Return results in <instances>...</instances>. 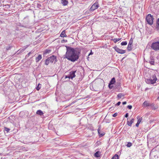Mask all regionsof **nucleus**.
<instances>
[{
  "instance_id": "obj_1",
  "label": "nucleus",
  "mask_w": 159,
  "mask_h": 159,
  "mask_svg": "<svg viewBox=\"0 0 159 159\" xmlns=\"http://www.w3.org/2000/svg\"><path fill=\"white\" fill-rule=\"evenodd\" d=\"M66 54L64 55V58H66L69 61L74 62L79 59L80 53V50L77 48H74L71 47L66 46Z\"/></svg>"
},
{
  "instance_id": "obj_2",
  "label": "nucleus",
  "mask_w": 159,
  "mask_h": 159,
  "mask_svg": "<svg viewBox=\"0 0 159 159\" xmlns=\"http://www.w3.org/2000/svg\"><path fill=\"white\" fill-rule=\"evenodd\" d=\"M104 84V81L102 79H99L96 81L92 84V87H90L91 90L98 91L99 89H102Z\"/></svg>"
},
{
  "instance_id": "obj_3",
  "label": "nucleus",
  "mask_w": 159,
  "mask_h": 159,
  "mask_svg": "<svg viewBox=\"0 0 159 159\" xmlns=\"http://www.w3.org/2000/svg\"><path fill=\"white\" fill-rule=\"evenodd\" d=\"M54 61L55 62L56 61V57L53 55H52L46 60L45 64L48 65L50 63H52Z\"/></svg>"
},
{
  "instance_id": "obj_4",
  "label": "nucleus",
  "mask_w": 159,
  "mask_h": 159,
  "mask_svg": "<svg viewBox=\"0 0 159 159\" xmlns=\"http://www.w3.org/2000/svg\"><path fill=\"white\" fill-rule=\"evenodd\" d=\"M153 20V16H152L151 14H148L146 16V20L149 25H152V24Z\"/></svg>"
},
{
  "instance_id": "obj_5",
  "label": "nucleus",
  "mask_w": 159,
  "mask_h": 159,
  "mask_svg": "<svg viewBox=\"0 0 159 159\" xmlns=\"http://www.w3.org/2000/svg\"><path fill=\"white\" fill-rule=\"evenodd\" d=\"M151 48L155 51H159V45L155 43V42L152 44Z\"/></svg>"
},
{
  "instance_id": "obj_6",
  "label": "nucleus",
  "mask_w": 159,
  "mask_h": 159,
  "mask_svg": "<svg viewBox=\"0 0 159 159\" xmlns=\"http://www.w3.org/2000/svg\"><path fill=\"white\" fill-rule=\"evenodd\" d=\"M113 48L117 52L120 54H123L125 53L126 52L125 50L120 49L116 46L113 47Z\"/></svg>"
},
{
  "instance_id": "obj_7",
  "label": "nucleus",
  "mask_w": 159,
  "mask_h": 159,
  "mask_svg": "<svg viewBox=\"0 0 159 159\" xmlns=\"http://www.w3.org/2000/svg\"><path fill=\"white\" fill-rule=\"evenodd\" d=\"M76 70H75L70 72L69 74L70 76L69 79H72L74 78L75 77L76 75L75 73L76 72Z\"/></svg>"
},
{
  "instance_id": "obj_8",
  "label": "nucleus",
  "mask_w": 159,
  "mask_h": 159,
  "mask_svg": "<svg viewBox=\"0 0 159 159\" xmlns=\"http://www.w3.org/2000/svg\"><path fill=\"white\" fill-rule=\"evenodd\" d=\"M99 6L98 2H96L94 3L90 8V10H95L98 9Z\"/></svg>"
},
{
  "instance_id": "obj_9",
  "label": "nucleus",
  "mask_w": 159,
  "mask_h": 159,
  "mask_svg": "<svg viewBox=\"0 0 159 159\" xmlns=\"http://www.w3.org/2000/svg\"><path fill=\"white\" fill-rule=\"evenodd\" d=\"M30 22L29 18L28 16L25 17L23 20V22L25 25L28 24Z\"/></svg>"
},
{
  "instance_id": "obj_10",
  "label": "nucleus",
  "mask_w": 159,
  "mask_h": 159,
  "mask_svg": "<svg viewBox=\"0 0 159 159\" xmlns=\"http://www.w3.org/2000/svg\"><path fill=\"white\" fill-rule=\"evenodd\" d=\"M156 80L152 79L151 78H149V79H147L146 82L147 83L153 84L156 83Z\"/></svg>"
},
{
  "instance_id": "obj_11",
  "label": "nucleus",
  "mask_w": 159,
  "mask_h": 159,
  "mask_svg": "<svg viewBox=\"0 0 159 159\" xmlns=\"http://www.w3.org/2000/svg\"><path fill=\"white\" fill-rule=\"evenodd\" d=\"M128 118L127 119V124L129 126L131 127L132 124L134 122V118H132L130 121L128 120Z\"/></svg>"
},
{
  "instance_id": "obj_12",
  "label": "nucleus",
  "mask_w": 159,
  "mask_h": 159,
  "mask_svg": "<svg viewBox=\"0 0 159 159\" xmlns=\"http://www.w3.org/2000/svg\"><path fill=\"white\" fill-rule=\"evenodd\" d=\"M116 82L115 79L114 77H113L112 78L108 84V87H110L111 84H113Z\"/></svg>"
},
{
  "instance_id": "obj_13",
  "label": "nucleus",
  "mask_w": 159,
  "mask_h": 159,
  "mask_svg": "<svg viewBox=\"0 0 159 159\" xmlns=\"http://www.w3.org/2000/svg\"><path fill=\"white\" fill-rule=\"evenodd\" d=\"M60 36L61 37H67V35L66 34L65 30H64L60 34Z\"/></svg>"
},
{
  "instance_id": "obj_14",
  "label": "nucleus",
  "mask_w": 159,
  "mask_h": 159,
  "mask_svg": "<svg viewBox=\"0 0 159 159\" xmlns=\"http://www.w3.org/2000/svg\"><path fill=\"white\" fill-rule=\"evenodd\" d=\"M36 114L40 116H41L43 114V113L41 110H39L37 111Z\"/></svg>"
},
{
  "instance_id": "obj_15",
  "label": "nucleus",
  "mask_w": 159,
  "mask_h": 159,
  "mask_svg": "<svg viewBox=\"0 0 159 159\" xmlns=\"http://www.w3.org/2000/svg\"><path fill=\"white\" fill-rule=\"evenodd\" d=\"M42 58L41 55H39L38 57L36 58V62H38Z\"/></svg>"
},
{
  "instance_id": "obj_16",
  "label": "nucleus",
  "mask_w": 159,
  "mask_h": 159,
  "mask_svg": "<svg viewBox=\"0 0 159 159\" xmlns=\"http://www.w3.org/2000/svg\"><path fill=\"white\" fill-rule=\"evenodd\" d=\"M98 134H99V137H102L105 134L104 133H100V130L99 129V128L98 129Z\"/></svg>"
},
{
  "instance_id": "obj_17",
  "label": "nucleus",
  "mask_w": 159,
  "mask_h": 159,
  "mask_svg": "<svg viewBox=\"0 0 159 159\" xmlns=\"http://www.w3.org/2000/svg\"><path fill=\"white\" fill-rule=\"evenodd\" d=\"M61 3L63 5L65 6L68 4V1L66 0H62Z\"/></svg>"
},
{
  "instance_id": "obj_18",
  "label": "nucleus",
  "mask_w": 159,
  "mask_h": 159,
  "mask_svg": "<svg viewBox=\"0 0 159 159\" xmlns=\"http://www.w3.org/2000/svg\"><path fill=\"white\" fill-rule=\"evenodd\" d=\"M10 130V129L7 128V127H4V131L5 133H8L9 132V131Z\"/></svg>"
},
{
  "instance_id": "obj_19",
  "label": "nucleus",
  "mask_w": 159,
  "mask_h": 159,
  "mask_svg": "<svg viewBox=\"0 0 159 159\" xmlns=\"http://www.w3.org/2000/svg\"><path fill=\"white\" fill-rule=\"evenodd\" d=\"M127 49L129 51H131L132 49V45L128 44L127 48Z\"/></svg>"
},
{
  "instance_id": "obj_20",
  "label": "nucleus",
  "mask_w": 159,
  "mask_h": 159,
  "mask_svg": "<svg viewBox=\"0 0 159 159\" xmlns=\"http://www.w3.org/2000/svg\"><path fill=\"white\" fill-rule=\"evenodd\" d=\"M156 28L158 30H159V18H158L157 21Z\"/></svg>"
},
{
  "instance_id": "obj_21",
  "label": "nucleus",
  "mask_w": 159,
  "mask_h": 159,
  "mask_svg": "<svg viewBox=\"0 0 159 159\" xmlns=\"http://www.w3.org/2000/svg\"><path fill=\"white\" fill-rule=\"evenodd\" d=\"M121 39V38L114 39H111L115 43H116L117 42L119 41Z\"/></svg>"
},
{
  "instance_id": "obj_22",
  "label": "nucleus",
  "mask_w": 159,
  "mask_h": 159,
  "mask_svg": "<svg viewBox=\"0 0 159 159\" xmlns=\"http://www.w3.org/2000/svg\"><path fill=\"white\" fill-rule=\"evenodd\" d=\"M150 78H151L152 79H154V80H157V77H156V75H155V74H154V75H152L150 77Z\"/></svg>"
},
{
  "instance_id": "obj_23",
  "label": "nucleus",
  "mask_w": 159,
  "mask_h": 159,
  "mask_svg": "<svg viewBox=\"0 0 159 159\" xmlns=\"http://www.w3.org/2000/svg\"><path fill=\"white\" fill-rule=\"evenodd\" d=\"M51 52V50H50L48 49H46L44 51V54H46L48 53H49Z\"/></svg>"
},
{
  "instance_id": "obj_24",
  "label": "nucleus",
  "mask_w": 159,
  "mask_h": 159,
  "mask_svg": "<svg viewBox=\"0 0 159 159\" xmlns=\"http://www.w3.org/2000/svg\"><path fill=\"white\" fill-rule=\"evenodd\" d=\"M143 105L144 106H145L146 107H148L150 106V104L149 103L145 101L143 103Z\"/></svg>"
},
{
  "instance_id": "obj_25",
  "label": "nucleus",
  "mask_w": 159,
  "mask_h": 159,
  "mask_svg": "<svg viewBox=\"0 0 159 159\" xmlns=\"http://www.w3.org/2000/svg\"><path fill=\"white\" fill-rule=\"evenodd\" d=\"M41 84H39L37 87H36V89L37 90L39 91V90L41 88Z\"/></svg>"
},
{
  "instance_id": "obj_26",
  "label": "nucleus",
  "mask_w": 159,
  "mask_h": 159,
  "mask_svg": "<svg viewBox=\"0 0 159 159\" xmlns=\"http://www.w3.org/2000/svg\"><path fill=\"white\" fill-rule=\"evenodd\" d=\"M119 156L117 154H115L112 158V159H118Z\"/></svg>"
},
{
  "instance_id": "obj_27",
  "label": "nucleus",
  "mask_w": 159,
  "mask_h": 159,
  "mask_svg": "<svg viewBox=\"0 0 159 159\" xmlns=\"http://www.w3.org/2000/svg\"><path fill=\"white\" fill-rule=\"evenodd\" d=\"M94 156L96 157H99V152L98 151L95 152L94 154Z\"/></svg>"
},
{
  "instance_id": "obj_28",
  "label": "nucleus",
  "mask_w": 159,
  "mask_h": 159,
  "mask_svg": "<svg viewBox=\"0 0 159 159\" xmlns=\"http://www.w3.org/2000/svg\"><path fill=\"white\" fill-rule=\"evenodd\" d=\"M127 42L126 41H123L121 43V45H126L127 44Z\"/></svg>"
},
{
  "instance_id": "obj_29",
  "label": "nucleus",
  "mask_w": 159,
  "mask_h": 159,
  "mask_svg": "<svg viewBox=\"0 0 159 159\" xmlns=\"http://www.w3.org/2000/svg\"><path fill=\"white\" fill-rule=\"evenodd\" d=\"M124 95L122 94L121 93H120L118 94L117 95V97L119 98H120L122 96H123Z\"/></svg>"
},
{
  "instance_id": "obj_30",
  "label": "nucleus",
  "mask_w": 159,
  "mask_h": 159,
  "mask_svg": "<svg viewBox=\"0 0 159 159\" xmlns=\"http://www.w3.org/2000/svg\"><path fill=\"white\" fill-rule=\"evenodd\" d=\"M132 145V143L130 142H128L126 145L128 147H130Z\"/></svg>"
},
{
  "instance_id": "obj_31",
  "label": "nucleus",
  "mask_w": 159,
  "mask_h": 159,
  "mask_svg": "<svg viewBox=\"0 0 159 159\" xmlns=\"http://www.w3.org/2000/svg\"><path fill=\"white\" fill-rule=\"evenodd\" d=\"M133 42V39L132 38H131L130 40V41L129 43L128 44L132 45Z\"/></svg>"
},
{
  "instance_id": "obj_32",
  "label": "nucleus",
  "mask_w": 159,
  "mask_h": 159,
  "mask_svg": "<svg viewBox=\"0 0 159 159\" xmlns=\"http://www.w3.org/2000/svg\"><path fill=\"white\" fill-rule=\"evenodd\" d=\"M149 63L151 65H154V61H149Z\"/></svg>"
},
{
  "instance_id": "obj_33",
  "label": "nucleus",
  "mask_w": 159,
  "mask_h": 159,
  "mask_svg": "<svg viewBox=\"0 0 159 159\" xmlns=\"http://www.w3.org/2000/svg\"><path fill=\"white\" fill-rule=\"evenodd\" d=\"M142 120V117H141V118H139L138 119V121H137V122L138 123H140L141 122V121Z\"/></svg>"
},
{
  "instance_id": "obj_34",
  "label": "nucleus",
  "mask_w": 159,
  "mask_h": 159,
  "mask_svg": "<svg viewBox=\"0 0 159 159\" xmlns=\"http://www.w3.org/2000/svg\"><path fill=\"white\" fill-rule=\"evenodd\" d=\"M91 11H86L84 13L85 15L87 14V15H88V14L89 13V12H90Z\"/></svg>"
},
{
  "instance_id": "obj_35",
  "label": "nucleus",
  "mask_w": 159,
  "mask_h": 159,
  "mask_svg": "<svg viewBox=\"0 0 159 159\" xmlns=\"http://www.w3.org/2000/svg\"><path fill=\"white\" fill-rule=\"evenodd\" d=\"M12 47L11 46H8L6 48V49L7 50H10Z\"/></svg>"
},
{
  "instance_id": "obj_36",
  "label": "nucleus",
  "mask_w": 159,
  "mask_h": 159,
  "mask_svg": "<svg viewBox=\"0 0 159 159\" xmlns=\"http://www.w3.org/2000/svg\"><path fill=\"white\" fill-rule=\"evenodd\" d=\"M127 107L129 109H131L132 107V106L131 105H128L127 106Z\"/></svg>"
},
{
  "instance_id": "obj_37",
  "label": "nucleus",
  "mask_w": 159,
  "mask_h": 159,
  "mask_svg": "<svg viewBox=\"0 0 159 159\" xmlns=\"http://www.w3.org/2000/svg\"><path fill=\"white\" fill-rule=\"evenodd\" d=\"M150 61H154V57L152 56H151L150 60Z\"/></svg>"
},
{
  "instance_id": "obj_38",
  "label": "nucleus",
  "mask_w": 159,
  "mask_h": 159,
  "mask_svg": "<svg viewBox=\"0 0 159 159\" xmlns=\"http://www.w3.org/2000/svg\"><path fill=\"white\" fill-rule=\"evenodd\" d=\"M117 115V113H115L112 115L113 117H116Z\"/></svg>"
},
{
  "instance_id": "obj_39",
  "label": "nucleus",
  "mask_w": 159,
  "mask_h": 159,
  "mask_svg": "<svg viewBox=\"0 0 159 159\" xmlns=\"http://www.w3.org/2000/svg\"><path fill=\"white\" fill-rule=\"evenodd\" d=\"M121 103V102H118L116 104H115V106H119L120 105Z\"/></svg>"
},
{
  "instance_id": "obj_40",
  "label": "nucleus",
  "mask_w": 159,
  "mask_h": 159,
  "mask_svg": "<svg viewBox=\"0 0 159 159\" xmlns=\"http://www.w3.org/2000/svg\"><path fill=\"white\" fill-rule=\"evenodd\" d=\"M67 42V40H65L64 39L62 40H61V43H64V42Z\"/></svg>"
},
{
  "instance_id": "obj_41",
  "label": "nucleus",
  "mask_w": 159,
  "mask_h": 159,
  "mask_svg": "<svg viewBox=\"0 0 159 159\" xmlns=\"http://www.w3.org/2000/svg\"><path fill=\"white\" fill-rule=\"evenodd\" d=\"M69 77H70V76H69V75H65V79H66V78H68L69 79Z\"/></svg>"
},
{
  "instance_id": "obj_42",
  "label": "nucleus",
  "mask_w": 159,
  "mask_h": 159,
  "mask_svg": "<svg viewBox=\"0 0 159 159\" xmlns=\"http://www.w3.org/2000/svg\"><path fill=\"white\" fill-rule=\"evenodd\" d=\"M129 116V114L128 113H126L125 116V117L127 118Z\"/></svg>"
},
{
  "instance_id": "obj_43",
  "label": "nucleus",
  "mask_w": 159,
  "mask_h": 159,
  "mask_svg": "<svg viewBox=\"0 0 159 159\" xmlns=\"http://www.w3.org/2000/svg\"><path fill=\"white\" fill-rule=\"evenodd\" d=\"M112 84H111L110 86V87H109V88L110 89H112L113 86L112 85Z\"/></svg>"
},
{
  "instance_id": "obj_44",
  "label": "nucleus",
  "mask_w": 159,
  "mask_h": 159,
  "mask_svg": "<svg viewBox=\"0 0 159 159\" xmlns=\"http://www.w3.org/2000/svg\"><path fill=\"white\" fill-rule=\"evenodd\" d=\"M127 102L126 101L123 102H122V103L123 105H125L126 104Z\"/></svg>"
},
{
  "instance_id": "obj_45",
  "label": "nucleus",
  "mask_w": 159,
  "mask_h": 159,
  "mask_svg": "<svg viewBox=\"0 0 159 159\" xmlns=\"http://www.w3.org/2000/svg\"><path fill=\"white\" fill-rule=\"evenodd\" d=\"M139 123H138L137 122V123L135 125L136 127H138L139 126Z\"/></svg>"
},
{
  "instance_id": "obj_46",
  "label": "nucleus",
  "mask_w": 159,
  "mask_h": 159,
  "mask_svg": "<svg viewBox=\"0 0 159 159\" xmlns=\"http://www.w3.org/2000/svg\"><path fill=\"white\" fill-rule=\"evenodd\" d=\"M93 54V52H92V51H91L90 52V53L89 54V55H92Z\"/></svg>"
},
{
  "instance_id": "obj_47",
  "label": "nucleus",
  "mask_w": 159,
  "mask_h": 159,
  "mask_svg": "<svg viewBox=\"0 0 159 159\" xmlns=\"http://www.w3.org/2000/svg\"><path fill=\"white\" fill-rule=\"evenodd\" d=\"M31 52H29L28 54H27V55L26 56H27V57H29V56H30V54H31Z\"/></svg>"
},
{
  "instance_id": "obj_48",
  "label": "nucleus",
  "mask_w": 159,
  "mask_h": 159,
  "mask_svg": "<svg viewBox=\"0 0 159 159\" xmlns=\"http://www.w3.org/2000/svg\"><path fill=\"white\" fill-rule=\"evenodd\" d=\"M155 43H156L157 44L159 45V41H157V42H155Z\"/></svg>"
},
{
  "instance_id": "obj_49",
  "label": "nucleus",
  "mask_w": 159,
  "mask_h": 159,
  "mask_svg": "<svg viewBox=\"0 0 159 159\" xmlns=\"http://www.w3.org/2000/svg\"><path fill=\"white\" fill-rule=\"evenodd\" d=\"M2 14V13L0 12V15L2 16V14Z\"/></svg>"
},
{
  "instance_id": "obj_50",
  "label": "nucleus",
  "mask_w": 159,
  "mask_h": 159,
  "mask_svg": "<svg viewBox=\"0 0 159 159\" xmlns=\"http://www.w3.org/2000/svg\"><path fill=\"white\" fill-rule=\"evenodd\" d=\"M50 124H49L48 125V128H50Z\"/></svg>"
},
{
  "instance_id": "obj_51",
  "label": "nucleus",
  "mask_w": 159,
  "mask_h": 159,
  "mask_svg": "<svg viewBox=\"0 0 159 159\" xmlns=\"http://www.w3.org/2000/svg\"><path fill=\"white\" fill-rule=\"evenodd\" d=\"M157 99H158V100H159V96L158 97V98H157Z\"/></svg>"
},
{
  "instance_id": "obj_52",
  "label": "nucleus",
  "mask_w": 159,
  "mask_h": 159,
  "mask_svg": "<svg viewBox=\"0 0 159 159\" xmlns=\"http://www.w3.org/2000/svg\"><path fill=\"white\" fill-rule=\"evenodd\" d=\"M120 85V83H118V86L119 85Z\"/></svg>"
},
{
  "instance_id": "obj_53",
  "label": "nucleus",
  "mask_w": 159,
  "mask_h": 159,
  "mask_svg": "<svg viewBox=\"0 0 159 159\" xmlns=\"http://www.w3.org/2000/svg\"><path fill=\"white\" fill-rule=\"evenodd\" d=\"M102 12H104V11H102Z\"/></svg>"
}]
</instances>
